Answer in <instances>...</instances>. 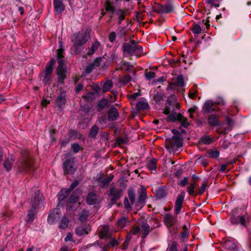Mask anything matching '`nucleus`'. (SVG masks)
<instances>
[{
	"mask_svg": "<svg viewBox=\"0 0 251 251\" xmlns=\"http://www.w3.org/2000/svg\"><path fill=\"white\" fill-rule=\"evenodd\" d=\"M145 75L148 80H150L155 76V74L153 72L150 71L146 73Z\"/></svg>",
	"mask_w": 251,
	"mask_h": 251,
	"instance_id": "59",
	"label": "nucleus"
},
{
	"mask_svg": "<svg viewBox=\"0 0 251 251\" xmlns=\"http://www.w3.org/2000/svg\"><path fill=\"white\" fill-rule=\"evenodd\" d=\"M119 116L118 109L114 106H111L107 112V118L109 121H116Z\"/></svg>",
	"mask_w": 251,
	"mask_h": 251,
	"instance_id": "14",
	"label": "nucleus"
},
{
	"mask_svg": "<svg viewBox=\"0 0 251 251\" xmlns=\"http://www.w3.org/2000/svg\"><path fill=\"white\" fill-rule=\"evenodd\" d=\"M107 102L106 99H102L99 101L97 104V111L99 112L101 111L107 105Z\"/></svg>",
	"mask_w": 251,
	"mask_h": 251,
	"instance_id": "41",
	"label": "nucleus"
},
{
	"mask_svg": "<svg viewBox=\"0 0 251 251\" xmlns=\"http://www.w3.org/2000/svg\"><path fill=\"white\" fill-rule=\"evenodd\" d=\"M164 222L165 225L170 227L174 226L177 222V217L173 216L170 213H167L164 216Z\"/></svg>",
	"mask_w": 251,
	"mask_h": 251,
	"instance_id": "11",
	"label": "nucleus"
},
{
	"mask_svg": "<svg viewBox=\"0 0 251 251\" xmlns=\"http://www.w3.org/2000/svg\"><path fill=\"white\" fill-rule=\"evenodd\" d=\"M109 227L108 226H103L99 232V236L101 239L107 238L109 236Z\"/></svg>",
	"mask_w": 251,
	"mask_h": 251,
	"instance_id": "21",
	"label": "nucleus"
},
{
	"mask_svg": "<svg viewBox=\"0 0 251 251\" xmlns=\"http://www.w3.org/2000/svg\"><path fill=\"white\" fill-rule=\"evenodd\" d=\"M178 121H179L181 123V126L184 127H187L189 126V123L188 122L187 119L185 117H184L182 115V118H180Z\"/></svg>",
	"mask_w": 251,
	"mask_h": 251,
	"instance_id": "49",
	"label": "nucleus"
},
{
	"mask_svg": "<svg viewBox=\"0 0 251 251\" xmlns=\"http://www.w3.org/2000/svg\"><path fill=\"white\" fill-rule=\"evenodd\" d=\"M208 187V185L206 182H203L198 192V194L201 195H202L204 192L205 191V189Z\"/></svg>",
	"mask_w": 251,
	"mask_h": 251,
	"instance_id": "54",
	"label": "nucleus"
},
{
	"mask_svg": "<svg viewBox=\"0 0 251 251\" xmlns=\"http://www.w3.org/2000/svg\"><path fill=\"white\" fill-rule=\"evenodd\" d=\"M162 94L157 93L154 96V100L157 103H159L162 100Z\"/></svg>",
	"mask_w": 251,
	"mask_h": 251,
	"instance_id": "56",
	"label": "nucleus"
},
{
	"mask_svg": "<svg viewBox=\"0 0 251 251\" xmlns=\"http://www.w3.org/2000/svg\"><path fill=\"white\" fill-rule=\"evenodd\" d=\"M127 194L130 203L131 205H133L135 201V195L133 189H128Z\"/></svg>",
	"mask_w": 251,
	"mask_h": 251,
	"instance_id": "43",
	"label": "nucleus"
},
{
	"mask_svg": "<svg viewBox=\"0 0 251 251\" xmlns=\"http://www.w3.org/2000/svg\"><path fill=\"white\" fill-rule=\"evenodd\" d=\"M189 234H190L189 230L183 231V232H182L181 233L180 237H181V238H182V239H185V238L187 239L188 238V237L189 236Z\"/></svg>",
	"mask_w": 251,
	"mask_h": 251,
	"instance_id": "63",
	"label": "nucleus"
},
{
	"mask_svg": "<svg viewBox=\"0 0 251 251\" xmlns=\"http://www.w3.org/2000/svg\"><path fill=\"white\" fill-rule=\"evenodd\" d=\"M105 10L112 14H114L115 10L114 6L112 3L108 0H107L105 4Z\"/></svg>",
	"mask_w": 251,
	"mask_h": 251,
	"instance_id": "32",
	"label": "nucleus"
},
{
	"mask_svg": "<svg viewBox=\"0 0 251 251\" xmlns=\"http://www.w3.org/2000/svg\"><path fill=\"white\" fill-rule=\"evenodd\" d=\"M173 10V6L169 3H166L162 5L159 8V12L161 13H168L171 12Z\"/></svg>",
	"mask_w": 251,
	"mask_h": 251,
	"instance_id": "24",
	"label": "nucleus"
},
{
	"mask_svg": "<svg viewBox=\"0 0 251 251\" xmlns=\"http://www.w3.org/2000/svg\"><path fill=\"white\" fill-rule=\"evenodd\" d=\"M182 146V139L177 136H173L166 147L170 152H172L176 150Z\"/></svg>",
	"mask_w": 251,
	"mask_h": 251,
	"instance_id": "6",
	"label": "nucleus"
},
{
	"mask_svg": "<svg viewBox=\"0 0 251 251\" xmlns=\"http://www.w3.org/2000/svg\"><path fill=\"white\" fill-rule=\"evenodd\" d=\"M53 6L54 11L57 14L62 13L65 8L63 0H53Z\"/></svg>",
	"mask_w": 251,
	"mask_h": 251,
	"instance_id": "17",
	"label": "nucleus"
},
{
	"mask_svg": "<svg viewBox=\"0 0 251 251\" xmlns=\"http://www.w3.org/2000/svg\"><path fill=\"white\" fill-rule=\"evenodd\" d=\"M231 243V242L230 240L226 241L225 244L226 248L227 249H233L235 247V245L234 244H232V245H230Z\"/></svg>",
	"mask_w": 251,
	"mask_h": 251,
	"instance_id": "64",
	"label": "nucleus"
},
{
	"mask_svg": "<svg viewBox=\"0 0 251 251\" xmlns=\"http://www.w3.org/2000/svg\"><path fill=\"white\" fill-rule=\"evenodd\" d=\"M122 49L124 54L127 56L133 55L139 56L143 53L142 47L139 46L133 40L125 43L122 46Z\"/></svg>",
	"mask_w": 251,
	"mask_h": 251,
	"instance_id": "3",
	"label": "nucleus"
},
{
	"mask_svg": "<svg viewBox=\"0 0 251 251\" xmlns=\"http://www.w3.org/2000/svg\"><path fill=\"white\" fill-rule=\"evenodd\" d=\"M131 80V77L129 75H126L123 77L120 78L119 82L124 85L126 84Z\"/></svg>",
	"mask_w": 251,
	"mask_h": 251,
	"instance_id": "46",
	"label": "nucleus"
},
{
	"mask_svg": "<svg viewBox=\"0 0 251 251\" xmlns=\"http://www.w3.org/2000/svg\"><path fill=\"white\" fill-rule=\"evenodd\" d=\"M57 61L59 64V61H61V64H63V60L62 58L64 57V51L62 50L59 49L57 50Z\"/></svg>",
	"mask_w": 251,
	"mask_h": 251,
	"instance_id": "47",
	"label": "nucleus"
},
{
	"mask_svg": "<svg viewBox=\"0 0 251 251\" xmlns=\"http://www.w3.org/2000/svg\"><path fill=\"white\" fill-rule=\"evenodd\" d=\"M64 172L65 174H72L75 171V169L74 167V162L70 159L67 160L63 164Z\"/></svg>",
	"mask_w": 251,
	"mask_h": 251,
	"instance_id": "15",
	"label": "nucleus"
},
{
	"mask_svg": "<svg viewBox=\"0 0 251 251\" xmlns=\"http://www.w3.org/2000/svg\"><path fill=\"white\" fill-rule=\"evenodd\" d=\"M61 61H59V64L57 68V75L58 78V82L62 84L66 78V70L64 64H61Z\"/></svg>",
	"mask_w": 251,
	"mask_h": 251,
	"instance_id": "10",
	"label": "nucleus"
},
{
	"mask_svg": "<svg viewBox=\"0 0 251 251\" xmlns=\"http://www.w3.org/2000/svg\"><path fill=\"white\" fill-rule=\"evenodd\" d=\"M108 195L111 197V201L113 203L115 202L122 196V189H116L115 186H111L109 189Z\"/></svg>",
	"mask_w": 251,
	"mask_h": 251,
	"instance_id": "7",
	"label": "nucleus"
},
{
	"mask_svg": "<svg viewBox=\"0 0 251 251\" xmlns=\"http://www.w3.org/2000/svg\"><path fill=\"white\" fill-rule=\"evenodd\" d=\"M149 104L147 102L139 101L136 105V108L137 110L147 109L149 108Z\"/></svg>",
	"mask_w": 251,
	"mask_h": 251,
	"instance_id": "34",
	"label": "nucleus"
},
{
	"mask_svg": "<svg viewBox=\"0 0 251 251\" xmlns=\"http://www.w3.org/2000/svg\"><path fill=\"white\" fill-rule=\"evenodd\" d=\"M202 109L205 113H209L216 110V106L213 101L208 100L205 102Z\"/></svg>",
	"mask_w": 251,
	"mask_h": 251,
	"instance_id": "18",
	"label": "nucleus"
},
{
	"mask_svg": "<svg viewBox=\"0 0 251 251\" xmlns=\"http://www.w3.org/2000/svg\"><path fill=\"white\" fill-rule=\"evenodd\" d=\"M127 222V219L123 217H121L117 223V226L119 229H122L126 226Z\"/></svg>",
	"mask_w": 251,
	"mask_h": 251,
	"instance_id": "36",
	"label": "nucleus"
},
{
	"mask_svg": "<svg viewBox=\"0 0 251 251\" xmlns=\"http://www.w3.org/2000/svg\"><path fill=\"white\" fill-rule=\"evenodd\" d=\"M33 161L27 151H23L21 157L18 160L16 167L19 172L27 173L30 171L33 167Z\"/></svg>",
	"mask_w": 251,
	"mask_h": 251,
	"instance_id": "1",
	"label": "nucleus"
},
{
	"mask_svg": "<svg viewBox=\"0 0 251 251\" xmlns=\"http://www.w3.org/2000/svg\"><path fill=\"white\" fill-rule=\"evenodd\" d=\"M107 119L105 116H102L99 118V122L101 125H104L107 123Z\"/></svg>",
	"mask_w": 251,
	"mask_h": 251,
	"instance_id": "58",
	"label": "nucleus"
},
{
	"mask_svg": "<svg viewBox=\"0 0 251 251\" xmlns=\"http://www.w3.org/2000/svg\"><path fill=\"white\" fill-rule=\"evenodd\" d=\"M89 33L85 32L84 33L78 32L74 34L72 37V41L74 43V46L77 49V47L84 44L89 39Z\"/></svg>",
	"mask_w": 251,
	"mask_h": 251,
	"instance_id": "4",
	"label": "nucleus"
},
{
	"mask_svg": "<svg viewBox=\"0 0 251 251\" xmlns=\"http://www.w3.org/2000/svg\"><path fill=\"white\" fill-rule=\"evenodd\" d=\"M66 94L64 91H61L57 97L56 104L59 108H63L66 103Z\"/></svg>",
	"mask_w": 251,
	"mask_h": 251,
	"instance_id": "16",
	"label": "nucleus"
},
{
	"mask_svg": "<svg viewBox=\"0 0 251 251\" xmlns=\"http://www.w3.org/2000/svg\"><path fill=\"white\" fill-rule=\"evenodd\" d=\"M156 196L158 199H162L167 195L166 190L163 188H160L156 192Z\"/></svg>",
	"mask_w": 251,
	"mask_h": 251,
	"instance_id": "42",
	"label": "nucleus"
},
{
	"mask_svg": "<svg viewBox=\"0 0 251 251\" xmlns=\"http://www.w3.org/2000/svg\"><path fill=\"white\" fill-rule=\"evenodd\" d=\"M69 219L65 216H64L61 219L59 223V227L62 229H66L69 225Z\"/></svg>",
	"mask_w": 251,
	"mask_h": 251,
	"instance_id": "33",
	"label": "nucleus"
},
{
	"mask_svg": "<svg viewBox=\"0 0 251 251\" xmlns=\"http://www.w3.org/2000/svg\"><path fill=\"white\" fill-rule=\"evenodd\" d=\"M214 102L215 105L224 106L226 104V102L224 99L222 97H218Z\"/></svg>",
	"mask_w": 251,
	"mask_h": 251,
	"instance_id": "52",
	"label": "nucleus"
},
{
	"mask_svg": "<svg viewBox=\"0 0 251 251\" xmlns=\"http://www.w3.org/2000/svg\"><path fill=\"white\" fill-rule=\"evenodd\" d=\"M231 222L234 224H240L243 226H245V219L244 216L232 217L231 218Z\"/></svg>",
	"mask_w": 251,
	"mask_h": 251,
	"instance_id": "25",
	"label": "nucleus"
},
{
	"mask_svg": "<svg viewBox=\"0 0 251 251\" xmlns=\"http://www.w3.org/2000/svg\"><path fill=\"white\" fill-rule=\"evenodd\" d=\"M100 186L101 188H105L107 187L110 182L108 181L107 178H104L100 181Z\"/></svg>",
	"mask_w": 251,
	"mask_h": 251,
	"instance_id": "57",
	"label": "nucleus"
},
{
	"mask_svg": "<svg viewBox=\"0 0 251 251\" xmlns=\"http://www.w3.org/2000/svg\"><path fill=\"white\" fill-rule=\"evenodd\" d=\"M116 70L127 72H132L134 73H135L133 66L127 62L122 61L118 65L116 68Z\"/></svg>",
	"mask_w": 251,
	"mask_h": 251,
	"instance_id": "13",
	"label": "nucleus"
},
{
	"mask_svg": "<svg viewBox=\"0 0 251 251\" xmlns=\"http://www.w3.org/2000/svg\"><path fill=\"white\" fill-rule=\"evenodd\" d=\"M176 84L179 87H182L184 85V79L182 75H178L176 80Z\"/></svg>",
	"mask_w": 251,
	"mask_h": 251,
	"instance_id": "51",
	"label": "nucleus"
},
{
	"mask_svg": "<svg viewBox=\"0 0 251 251\" xmlns=\"http://www.w3.org/2000/svg\"><path fill=\"white\" fill-rule=\"evenodd\" d=\"M100 46V43L98 41H95L92 45L90 49L89 50L87 54L89 55H93L96 51L98 49Z\"/></svg>",
	"mask_w": 251,
	"mask_h": 251,
	"instance_id": "31",
	"label": "nucleus"
},
{
	"mask_svg": "<svg viewBox=\"0 0 251 251\" xmlns=\"http://www.w3.org/2000/svg\"><path fill=\"white\" fill-rule=\"evenodd\" d=\"M72 149L73 150L74 153H77L81 149L78 144L73 143L71 146Z\"/></svg>",
	"mask_w": 251,
	"mask_h": 251,
	"instance_id": "53",
	"label": "nucleus"
},
{
	"mask_svg": "<svg viewBox=\"0 0 251 251\" xmlns=\"http://www.w3.org/2000/svg\"><path fill=\"white\" fill-rule=\"evenodd\" d=\"M97 201V196L93 193H89L87 198V202L90 204H93L96 203Z\"/></svg>",
	"mask_w": 251,
	"mask_h": 251,
	"instance_id": "35",
	"label": "nucleus"
},
{
	"mask_svg": "<svg viewBox=\"0 0 251 251\" xmlns=\"http://www.w3.org/2000/svg\"><path fill=\"white\" fill-rule=\"evenodd\" d=\"M88 228L82 226H79L75 228V233L78 236H82L87 234L89 232Z\"/></svg>",
	"mask_w": 251,
	"mask_h": 251,
	"instance_id": "30",
	"label": "nucleus"
},
{
	"mask_svg": "<svg viewBox=\"0 0 251 251\" xmlns=\"http://www.w3.org/2000/svg\"><path fill=\"white\" fill-rule=\"evenodd\" d=\"M88 217V213L86 211H83L79 215L80 221L84 222Z\"/></svg>",
	"mask_w": 251,
	"mask_h": 251,
	"instance_id": "50",
	"label": "nucleus"
},
{
	"mask_svg": "<svg viewBox=\"0 0 251 251\" xmlns=\"http://www.w3.org/2000/svg\"><path fill=\"white\" fill-rule=\"evenodd\" d=\"M118 17V24H121L124 20L126 16V11L120 8L117 9L114 13Z\"/></svg>",
	"mask_w": 251,
	"mask_h": 251,
	"instance_id": "22",
	"label": "nucleus"
},
{
	"mask_svg": "<svg viewBox=\"0 0 251 251\" xmlns=\"http://www.w3.org/2000/svg\"><path fill=\"white\" fill-rule=\"evenodd\" d=\"M167 103L169 106L170 105L173 106L174 107L176 106L177 108H179V105L176 103V97L174 95H171L168 98Z\"/></svg>",
	"mask_w": 251,
	"mask_h": 251,
	"instance_id": "28",
	"label": "nucleus"
},
{
	"mask_svg": "<svg viewBox=\"0 0 251 251\" xmlns=\"http://www.w3.org/2000/svg\"><path fill=\"white\" fill-rule=\"evenodd\" d=\"M180 118H182V114L174 112L168 115L167 118V121L168 122H174L176 121H179L181 119Z\"/></svg>",
	"mask_w": 251,
	"mask_h": 251,
	"instance_id": "23",
	"label": "nucleus"
},
{
	"mask_svg": "<svg viewBox=\"0 0 251 251\" xmlns=\"http://www.w3.org/2000/svg\"><path fill=\"white\" fill-rule=\"evenodd\" d=\"M191 30L194 33L199 34L201 33V29L199 25H194L191 27Z\"/></svg>",
	"mask_w": 251,
	"mask_h": 251,
	"instance_id": "48",
	"label": "nucleus"
},
{
	"mask_svg": "<svg viewBox=\"0 0 251 251\" xmlns=\"http://www.w3.org/2000/svg\"><path fill=\"white\" fill-rule=\"evenodd\" d=\"M141 229L143 237L145 238L150 231V226L147 223L143 222L141 225Z\"/></svg>",
	"mask_w": 251,
	"mask_h": 251,
	"instance_id": "29",
	"label": "nucleus"
},
{
	"mask_svg": "<svg viewBox=\"0 0 251 251\" xmlns=\"http://www.w3.org/2000/svg\"><path fill=\"white\" fill-rule=\"evenodd\" d=\"M140 231V227L139 226H134L132 227L131 230L127 233V236L128 240H131L132 235H136Z\"/></svg>",
	"mask_w": 251,
	"mask_h": 251,
	"instance_id": "38",
	"label": "nucleus"
},
{
	"mask_svg": "<svg viewBox=\"0 0 251 251\" xmlns=\"http://www.w3.org/2000/svg\"><path fill=\"white\" fill-rule=\"evenodd\" d=\"M208 124L213 126H221V123L217 116L215 115H211L208 118Z\"/></svg>",
	"mask_w": 251,
	"mask_h": 251,
	"instance_id": "20",
	"label": "nucleus"
},
{
	"mask_svg": "<svg viewBox=\"0 0 251 251\" xmlns=\"http://www.w3.org/2000/svg\"><path fill=\"white\" fill-rule=\"evenodd\" d=\"M42 196L40 194L38 190L34 193V197L33 200H31V204L33 209L28 210L27 215V223H31L36 217L35 210L41 207L43 204Z\"/></svg>",
	"mask_w": 251,
	"mask_h": 251,
	"instance_id": "2",
	"label": "nucleus"
},
{
	"mask_svg": "<svg viewBox=\"0 0 251 251\" xmlns=\"http://www.w3.org/2000/svg\"><path fill=\"white\" fill-rule=\"evenodd\" d=\"M100 66V60L97 59L92 64L87 66L85 68V71L86 74L91 73L95 67H99Z\"/></svg>",
	"mask_w": 251,
	"mask_h": 251,
	"instance_id": "26",
	"label": "nucleus"
},
{
	"mask_svg": "<svg viewBox=\"0 0 251 251\" xmlns=\"http://www.w3.org/2000/svg\"><path fill=\"white\" fill-rule=\"evenodd\" d=\"M207 154L210 157L217 158L219 156L220 152L217 149H214L208 150Z\"/></svg>",
	"mask_w": 251,
	"mask_h": 251,
	"instance_id": "37",
	"label": "nucleus"
},
{
	"mask_svg": "<svg viewBox=\"0 0 251 251\" xmlns=\"http://www.w3.org/2000/svg\"><path fill=\"white\" fill-rule=\"evenodd\" d=\"M61 218V211L59 208H55L49 214L48 218V222L52 225L59 221Z\"/></svg>",
	"mask_w": 251,
	"mask_h": 251,
	"instance_id": "9",
	"label": "nucleus"
},
{
	"mask_svg": "<svg viewBox=\"0 0 251 251\" xmlns=\"http://www.w3.org/2000/svg\"><path fill=\"white\" fill-rule=\"evenodd\" d=\"M99 130V128L98 126L95 125L92 127L90 131L89 136L91 138H95L97 135Z\"/></svg>",
	"mask_w": 251,
	"mask_h": 251,
	"instance_id": "40",
	"label": "nucleus"
},
{
	"mask_svg": "<svg viewBox=\"0 0 251 251\" xmlns=\"http://www.w3.org/2000/svg\"><path fill=\"white\" fill-rule=\"evenodd\" d=\"M146 198V192L145 189H143L139 196L138 202L140 203V204H144L145 202V201Z\"/></svg>",
	"mask_w": 251,
	"mask_h": 251,
	"instance_id": "45",
	"label": "nucleus"
},
{
	"mask_svg": "<svg viewBox=\"0 0 251 251\" xmlns=\"http://www.w3.org/2000/svg\"><path fill=\"white\" fill-rule=\"evenodd\" d=\"M116 38V33L114 31H112L109 35V40L110 42L113 43L115 41Z\"/></svg>",
	"mask_w": 251,
	"mask_h": 251,
	"instance_id": "61",
	"label": "nucleus"
},
{
	"mask_svg": "<svg viewBox=\"0 0 251 251\" xmlns=\"http://www.w3.org/2000/svg\"><path fill=\"white\" fill-rule=\"evenodd\" d=\"M201 141L203 144L209 145L213 141V139L208 135H205L201 137Z\"/></svg>",
	"mask_w": 251,
	"mask_h": 251,
	"instance_id": "44",
	"label": "nucleus"
},
{
	"mask_svg": "<svg viewBox=\"0 0 251 251\" xmlns=\"http://www.w3.org/2000/svg\"><path fill=\"white\" fill-rule=\"evenodd\" d=\"M156 159L153 158L150 160L148 163V167L150 171H156Z\"/></svg>",
	"mask_w": 251,
	"mask_h": 251,
	"instance_id": "39",
	"label": "nucleus"
},
{
	"mask_svg": "<svg viewBox=\"0 0 251 251\" xmlns=\"http://www.w3.org/2000/svg\"><path fill=\"white\" fill-rule=\"evenodd\" d=\"M185 196V192H181L176 197L174 207V210L176 215L178 214L181 211Z\"/></svg>",
	"mask_w": 251,
	"mask_h": 251,
	"instance_id": "8",
	"label": "nucleus"
},
{
	"mask_svg": "<svg viewBox=\"0 0 251 251\" xmlns=\"http://www.w3.org/2000/svg\"><path fill=\"white\" fill-rule=\"evenodd\" d=\"M113 86V83L111 80H106L103 82L102 87L103 92H106L111 90Z\"/></svg>",
	"mask_w": 251,
	"mask_h": 251,
	"instance_id": "27",
	"label": "nucleus"
},
{
	"mask_svg": "<svg viewBox=\"0 0 251 251\" xmlns=\"http://www.w3.org/2000/svg\"><path fill=\"white\" fill-rule=\"evenodd\" d=\"M78 185V181L77 180H75L71 184L68 189H62L59 193V199L63 200L65 197H67L70 192L77 186Z\"/></svg>",
	"mask_w": 251,
	"mask_h": 251,
	"instance_id": "12",
	"label": "nucleus"
},
{
	"mask_svg": "<svg viewBox=\"0 0 251 251\" xmlns=\"http://www.w3.org/2000/svg\"><path fill=\"white\" fill-rule=\"evenodd\" d=\"M14 161L15 159L13 157L7 158L4 160L3 166L7 172L11 170Z\"/></svg>",
	"mask_w": 251,
	"mask_h": 251,
	"instance_id": "19",
	"label": "nucleus"
},
{
	"mask_svg": "<svg viewBox=\"0 0 251 251\" xmlns=\"http://www.w3.org/2000/svg\"><path fill=\"white\" fill-rule=\"evenodd\" d=\"M55 63V60L51 59L48 63L45 71L40 74V79L45 84H47L51 79L53 66Z\"/></svg>",
	"mask_w": 251,
	"mask_h": 251,
	"instance_id": "5",
	"label": "nucleus"
},
{
	"mask_svg": "<svg viewBox=\"0 0 251 251\" xmlns=\"http://www.w3.org/2000/svg\"><path fill=\"white\" fill-rule=\"evenodd\" d=\"M226 121L227 124V125L230 127H232L234 125V121L231 119L230 118H229L228 117H226Z\"/></svg>",
	"mask_w": 251,
	"mask_h": 251,
	"instance_id": "62",
	"label": "nucleus"
},
{
	"mask_svg": "<svg viewBox=\"0 0 251 251\" xmlns=\"http://www.w3.org/2000/svg\"><path fill=\"white\" fill-rule=\"evenodd\" d=\"M195 188L194 187V184H190L189 186L187 188V191L189 194L191 196H195V191H194Z\"/></svg>",
	"mask_w": 251,
	"mask_h": 251,
	"instance_id": "55",
	"label": "nucleus"
},
{
	"mask_svg": "<svg viewBox=\"0 0 251 251\" xmlns=\"http://www.w3.org/2000/svg\"><path fill=\"white\" fill-rule=\"evenodd\" d=\"M118 241L115 238H111L110 241L109 243V245L112 247H115L118 246Z\"/></svg>",
	"mask_w": 251,
	"mask_h": 251,
	"instance_id": "60",
	"label": "nucleus"
}]
</instances>
